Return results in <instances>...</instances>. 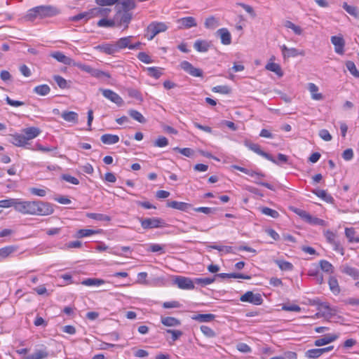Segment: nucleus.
I'll return each instance as SVG.
<instances>
[{"label":"nucleus","mask_w":359,"mask_h":359,"mask_svg":"<svg viewBox=\"0 0 359 359\" xmlns=\"http://www.w3.org/2000/svg\"><path fill=\"white\" fill-rule=\"evenodd\" d=\"M341 271L343 273L352 277L355 280L359 279V270L356 268L350 266L348 265H344L341 268Z\"/></svg>","instance_id":"b1692460"},{"label":"nucleus","mask_w":359,"mask_h":359,"mask_svg":"<svg viewBox=\"0 0 359 359\" xmlns=\"http://www.w3.org/2000/svg\"><path fill=\"white\" fill-rule=\"evenodd\" d=\"M61 116L65 121H66L67 122L73 123L74 124L77 123L79 121V115L75 111H64L62 113Z\"/></svg>","instance_id":"a878e982"},{"label":"nucleus","mask_w":359,"mask_h":359,"mask_svg":"<svg viewBox=\"0 0 359 359\" xmlns=\"http://www.w3.org/2000/svg\"><path fill=\"white\" fill-rule=\"evenodd\" d=\"M101 141L105 144H114L118 142L119 137L116 135L104 134L101 136Z\"/></svg>","instance_id":"7c9ffc66"},{"label":"nucleus","mask_w":359,"mask_h":359,"mask_svg":"<svg viewBox=\"0 0 359 359\" xmlns=\"http://www.w3.org/2000/svg\"><path fill=\"white\" fill-rule=\"evenodd\" d=\"M328 285L330 290L334 294L337 295L340 293L341 290L337 278L330 276L328 280Z\"/></svg>","instance_id":"c756f323"},{"label":"nucleus","mask_w":359,"mask_h":359,"mask_svg":"<svg viewBox=\"0 0 359 359\" xmlns=\"http://www.w3.org/2000/svg\"><path fill=\"white\" fill-rule=\"evenodd\" d=\"M89 19H90V15L88 14V11H86L83 13H81L74 16H72V18H70L69 20L73 22H76V21H79L81 20H85L86 21Z\"/></svg>","instance_id":"69168bd1"},{"label":"nucleus","mask_w":359,"mask_h":359,"mask_svg":"<svg viewBox=\"0 0 359 359\" xmlns=\"http://www.w3.org/2000/svg\"><path fill=\"white\" fill-rule=\"evenodd\" d=\"M200 329L202 333L208 338H213L216 336L215 332L208 326L201 325Z\"/></svg>","instance_id":"4d7b16f0"},{"label":"nucleus","mask_w":359,"mask_h":359,"mask_svg":"<svg viewBox=\"0 0 359 359\" xmlns=\"http://www.w3.org/2000/svg\"><path fill=\"white\" fill-rule=\"evenodd\" d=\"M148 75L155 79H158L162 75L161 68L151 67H147Z\"/></svg>","instance_id":"49530a36"},{"label":"nucleus","mask_w":359,"mask_h":359,"mask_svg":"<svg viewBox=\"0 0 359 359\" xmlns=\"http://www.w3.org/2000/svg\"><path fill=\"white\" fill-rule=\"evenodd\" d=\"M312 192L316 195L318 197L323 199L324 201L330 203H334L333 197L328 194L326 191L322 189H314Z\"/></svg>","instance_id":"c85d7f7f"},{"label":"nucleus","mask_w":359,"mask_h":359,"mask_svg":"<svg viewBox=\"0 0 359 359\" xmlns=\"http://www.w3.org/2000/svg\"><path fill=\"white\" fill-rule=\"evenodd\" d=\"M105 281L100 278H86L82 280L81 284L86 286H100Z\"/></svg>","instance_id":"72a5a7b5"},{"label":"nucleus","mask_w":359,"mask_h":359,"mask_svg":"<svg viewBox=\"0 0 359 359\" xmlns=\"http://www.w3.org/2000/svg\"><path fill=\"white\" fill-rule=\"evenodd\" d=\"M324 236L327 240V241L330 244H333L334 243V242H336L337 240V235L336 233H334V232L330 231V230H326L324 231Z\"/></svg>","instance_id":"052dcab7"},{"label":"nucleus","mask_w":359,"mask_h":359,"mask_svg":"<svg viewBox=\"0 0 359 359\" xmlns=\"http://www.w3.org/2000/svg\"><path fill=\"white\" fill-rule=\"evenodd\" d=\"M232 168L235 169V170H239L249 176H257V177H259L261 175L259 174H257V171H254V170H249V169H247L245 168H243V167H241L239 165H233L231 166Z\"/></svg>","instance_id":"603ef678"},{"label":"nucleus","mask_w":359,"mask_h":359,"mask_svg":"<svg viewBox=\"0 0 359 359\" xmlns=\"http://www.w3.org/2000/svg\"><path fill=\"white\" fill-rule=\"evenodd\" d=\"M141 226L144 229H154V228H159V227H165L167 226L166 222L159 217H152V218H140L139 219Z\"/></svg>","instance_id":"7ed1b4c3"},{"label":"nucleus","mask_w":359,"mask_h":359,"mask_svg":"<svg viewBox=\"0 0 359 359\" xmlns=\"http://www.w3.org/2000/svg\"><path fill=\"white\" fill-rule=\"evenodd\" d=\"M285 27L289 29H291L296 34L301 35L302 33V29L300 27L294 25L291 21L287 20L285 22Z\"/></svg>","instance_id":"bf43d9fd"},{"label":"nucleus","mask_w":359,"mask_h":359,"mask_svg":"<svg viewBox=\"0 0 359 359\" xmlns=\"http://www.w3.org/2000/svg\"><path fill=\"white\" fill-rule=\"evenodd\" d=\"M53 79L60 88L66 89L69 88L67 81L62 76L60 75H55L53 76Z\"/></svg>","instance_id":"a18cd8bd"},{"label":"nucleus","mask_w":359,"mask_h":359,"mask_svg":"<svg viewBox=\"0 0 359 359\" xmlns=\"http://www.w3.org/2000/svg\"><path fill=\"white\" fill-rule=\"evenodd\" d=\"M275 262L281 270L291 271L293 269V265L289 262L284 260H276Z\"/></svg>","instance_id":"8fccbe9b"},{"label":"nucleus","mask_w":359,"mask_h":359,"mask_svg":"<svg viewBox=\"0 0 359 359\" xmlns=\"http://www.w3.org/2000/svg\"><path fill=\"white\" fill-rule=\"evenodd\" d=\"M128 114L130 116V117H132L133 119L138 121L139 123H144L147 121L146 118L143 116V115L137 110L130 109L128 111Z\"/></svg>","instance_id":"ea45409f"},{"label":"nucleus","mask_w":359,"mask_h":359,"mask_svg":"<svg viewBox=\"0 0 359 359\" xmlns=\"http://www.w3.org/2000/svg\"><path fill=\"white\" fill-rule=\"evenodd\" d=\"M320 269L327 273H333L334 266L327 260H320L319 262Z\"/></svg>","instance_id":"de8ad7c7"},{"label":"nucleus","mask_w":359,"mask_h":359,"mask_svg":"<svg viewBox=\"0 0 359 359\" xmlns=\"http://www.w3.org/2000/svg\"><path fill=\"white\" fill-rule=\"evenodd\" d=\"M111 12L110 8H102V7H95L88 10V14L90 15V18H95V17H107L109 13Z\"/></svg>","instance_id":"4468645a"},{"label":"nucleus","mask_w":359,"mask_h":359,"mask_svg":"<svg viewBox=\"0 0 359 359\" xmlns=\"http://www.w3.org/2000/svg\"><path fill=\"white\" fill-rule=\"evenodd\" d=\"M309 90L311 93V97L315 100H320L323 98V95L321 93H317L318 90V86L313 83H310L309 84Z\"/></svg>","instance_id":"e433bc0d"},{"label":"nucleus","mask_w":359,"mask_h":359,"mask_svg":"<svg viewBox=\"0 0 359 359\" xmlns=\"http://www.w3.org/2000/svg\"><path fill=\"white\" fill-rule=\"evenodd\" d=\"M174 283L179 288L182 290H192L194 288V281L189 278L177 276L174 280Z\"/></svg>","instance_id":"f8f14e48"},{"label":"nucleus","mask_w":359,"mask_h":359,"mask_svg":"<svg viewBox=\"0 0 359 359\" xmlns=\"http://www.w3.org/2000/svg\"><path fill=\"white\" fill-rule=\"evenodd\" d=\"M10 142L17 147H25L27 144H28V142H27L23 134H12L10 135Z\"/></svg>","instance_id":"f3484780"},{"label":"nucleus","mask_w":359,"mask_h":359,"mask_svg":"<svg viewBox=\"0 0 359 359\" xmlns=\"http://www.w3.org/2000/svg\"><path fill=\"white\" fill-rule=\"evenodd\" d=\"M38 18H39V15H38V9L36 8V6L29 9L25 17V18L29 21H34Z\"/></svg>","instance_id":"5fc2aeb1"},{"label":"nucleus","mask_w":359,"mask_h":359,"mask_svg":"<svg viewBox=\"0 0 359 359\" xmlns=\"http://www.w3.org/2000/svg\"><path fill=\"white\" fill-rule=\"evenodd\" d=\"M306 222L307 223H309L310 224H313V225H319V226H326L327 225V223L325 220L318 218V217H313L310 214L309 215Z\"/></svg>","instance_id":"79ce46f5"},{"label":"nucleus","mask_w":359,"mask_h":359,"mask_svg":"<svg viewBox=\"0 0 359 359\" xmlns=\"http://www.w3.org/2000/svg\"><path fill=\"white\" fill-rule=\"evenodd\" d=\"M214 93H219L221 94H229L231 92V88L228 86H217L212 88Z\"/></svg>","instance_id":"0e129e2a"},{"label":"nucleus","mask_w":359,"mask_h":359,"mask_svg":"<svg viewBox=\"0 0 359 359\" xmlns=\"http://www.w3.org/2000/svg\"><path fill=\"white\" fill-rule=\"evenodd\" d=\"M15 210L23 215L48 216L54 212L53 205L42 201H22L17 198Z\"/></svg>","instance_id":"f257e3e1"},{"label":"nucleus","mask_w":359,"mask_h":359,"mask_svg":"<svg viewBox=\"0 0 359 359\" xmlns=\"http://www.w3.org/2000/svg\"><path fill=\"white\" fill-rule=\"evenodd\" d=\"M167 29L168 26L164 22H151L147 28V33L145 36L148 40L151 41L158 34L165 32Z\"/></svg>","instance_id":"f03ea898"},{"label":"nucleus","mask_w":359,"mask_h":359,"mask_svg":"<svg viewBox=\"0 0 359 359\" xmlns=\"http://www.w3.org/2000/svg\"><path fill=\"white\" fill-rule=\"evenodd\" d=\"M215 280V278H195L194 283H196L198 285H201V286H206L208 285L212 284Z\"/></svg>","instance_id":"3c124183"},{"label":"nucleus","mask_w":359,"mask_h":359,"mask_svg":"<svg viewBox=\"0 0 359 359\" xmlns=\"http://www.w3.org/2000/svg\"><path fill=\"white\" fill-rule=\"evenodd\" d=\"M204 25L207 29H214L219 25V22L216 18L210 16L205 19Z\"/></svg>","instance_id":"58836bf2"},{"label":"nucleus","mask_w":359,"mask_h":359,"mask_svg":"<svg viewBox=\"0 0 359 359\" xmlns=\"http://www.w3.org/2000/svg\"><path fill=\"white\" fill-rule=\"evenodd\" d=\"M343 8L350 15L357 18L358 16V10L357 7L348 5L347 3H344Z\"/></svg>","instance_id":"6e6d98bb"},{"label":"nucleus","mask_w":359,"mask_h":359,"mask_svg":"<svg viewBox=\"0 0 359 359\" xmlns=\"http://www.w3.org/2000/svg\"><path fill=\"white\" fill-rule=\"evenodd\" d=\"M97 25L98 27H112L115 25V22H114V20H107V19L103 18L97 22Z\"/></svg>","instance_id":"680f3d73"},{"label":"nucleus","mask_w":359,"mask_h":359,"mask_svg":"<svg viewBox=\"0 0 359 359\" xmlns=\"http://www.w3.org/2000/svg\"><path fill=\"white\" fill-rule=\"evenodd\" d=\"M346 67L350 73L356 78H359V72L357 70L355 65L352 61H347Z\"/></svg>","instance_id":"13d9d810"},{"label":"nucleus","mask_w":359,"mask_h":359,"mask_svg":"<svg viewBox=\"0 0 359 359\" xmlns=\"http://www.w3.org/2000/svg\"><path fill=\"white\" fill-rule=\"evenodd\" d=\"M131 19L132 13H130V12L123 11L121 13L118 25H121V24H125V29L128 28V25L130 23Z\"/></svg>","instance_id":"37998d69"},{"label":"nucleus","mask_w":359,"mask_h":359,"mask_svg":"<svg viewBox=\"0 0 359 359\" xmlns=\"http://www.w3.org/2000/svg\"><path fill=\"white\" fill-rule=\"evenodd\" d=\"M18 250V246L17 245H8L0 248V262L16 252Z\"/></svg>","instance_id":"5701e85b"},{"label":"nucleus","mask_w":359,"mask_h":359,"mask_svg":"<svg viewBox=\"0 0 359 359\" xmlns=\"http://www.w3.org/2000/svg\"><path fill=\"white\" fill-rule=\"evenodd\" d=\"M161 323L166 327H177L181 325V322L179 319L174 317H161Z\"/></svg>","instance_id":"bb28decb"},{"label":"nucleus","mask_w":359,"mask_h":359,"mask_svg":"<svg viewBox=\"0 0 359 359\" xmlns=\"http://www.w3.org/2000/svg\"><path fill=\"white\" fill-rule=\"evenodd\" d=\"M192 209L196 212H203L206 215L214 214L216 211L215 208H209V207L192 208Z\"/></svg>","instance_id":"e2e57ef3"},{"label":"nucleus","mask_w":359,"mask_h":359,"mask_svg":"<svg viewBox=\"0 0 359 359\" xmlns=\"http://www.w3.org/2000/svg\"><path fill=\"white\" fill-rule=\"evenodd\" d=\"M24 137H25L27 142L36 137L40 133L41 130L36 127H29L24 128L22 130Z\"/></svg>","instance_id":"6ab92c4d"},{"label":"nucleus","mask_w":359,"mask_h":359,"mask_svg":"<svg viewBox=\"0 0 359 359\" xmlns=\"http://www.w3.org/2000/svg\"><path fill=\"white\" fill-rule=\"evenodd\" d=\"M133 37L132 36H126L119 39L118 41H116L115 44L117 48L118 52L123 48H128L130 46V43L132 41V39Z\"/></svg>","instance_id":"cd10ccee"},{"label":"nucleus","mask_w":359,"mask_h":359,"mask_svg":"<svg viewBox=\"0 0 359 359\" xmlns=\"http://www.w3.org/2000/svg\"><path fill=\"white\" fill-rule=\"evenodd\" d=\"M100 91L102 92V95L110 100L111 102L115 103L117 106L121 107L123 104L124 102L121 97L118 95L114 91L110 89H103L100 88Z\"/></svg>","instance_id":"1a4fd4ad"},{"label":"nucleus","mask_w":359,"mask_h":359,"mask_svg":"<svg viewBox=\"0 0 359 359\" xmlns=\"http://www.w3.org/2000/svg\"><path fill=\"white\" fill-rule=\"evenodd\" d=\"M266 69L271 72L276 73L278 76L281 77L283 75L280 66L275 62H269L266 65Z\"/></svg>","instance_id":"4c0bfd02"},{"label":"nucleus","mask_w":359,"mask_h":359,"mask_svg":"<svg viewBox=\"0 0 359 359\" xmlns=\"http://www.w3.org/2000/svg\"><path fill=\"white\" fill-rule=\"evenodd\" d=\"M180 67L187 73L194 77L203 76V71L194 67L189 62L183 61L180 63Z\"/></svg>","instance_id":"9d476101"},{"label":"nucleus","mask_w":359,"mask_h":359,"mask_svg":"<svg viewBox=\"0 0 359 359\" xmlns=\"http://www.w3.org/2000/svg\"><path fill=\"white\" fill-rule=\"evenodd\" d=\"M244 144L249 149L255 152L258 155L262 156V157L265 158L266 159L271 161L272 163H273L275 164H278V162L276 161V159L269 154L262 151L258 144H255V143L251 142L248 140H245L244 142Z\"/></svg>","instance_id":"423d86ee"},{"label":"nucleus","mask_w":359,"mask_h":359,"mask_svg":"<svg viewBox=\"0 0 359 359\" xmlns=\"http://www.w3.org/2000/svg\"><path fill=\"white\" fill-rule=\"evenodd\" d=\"M338 337L339 335L336 334H325L323 337L316 339L314 341V345L316 346H322L334 341Z\"/></svg>","instance_id":"dca6fc26"},{"label":"nucleus","mask_w":359,"mask_h":359,"mask_svg":"<svg viewBox=\"0 0 359 359\" xmlns=\"http://www.w3.org/2000/svg\"><path fill=\"white\" fill-rule=\"evenodd\" d=\"M259 210L262 212V214L269 216L274 219L278 218L280 216L278 211L268 207H259Z\"/></svg>","instance_id":"c9c22d12"},{"label":"nucleus","mask_w":359,"mask_h":359,"mask_svg":"<svg viewBox=\"0 0 359 359\" xmlns=\"http://www.w3.org/2000/svg\"><path fill=\"white\" fill-rule=\"evenodd\" d=\"M33 91L39 95L45 96L50 93V88L47 84H42L34 87Z\"/></svg>","instance_id":"473e14b6"},{"label":"nucleus","mask_w":359,"mask_h":359,"mask_svg":"<svg viewBox=\"0 0 359 359\" xmlns=\"http://www.w3.org/2000/svg\"><path fill=\"white\" fill-rule=\"evenodd\" d=\"M210 47V43L205 40H196L194 43V48L201 53L207 52Z\"/></svg>","instance_id":"393cba45"},{"label":"nucleus","mask_w":359,"mask_h":359,"mask_svg":"<svg viewBox=\"0 0 359 359\" xmlns=\"http://www.w3.org/2000/svg\"><path fill=\"white\" fill-rule=\"evenodd\" d=\"M178 23L180 24V29H189L197 26L196 19L191 16L179 19Z\"/></svg>","instance_id":"4be33fe9"},{"label":"nucleus","mask_w":359,"mask_h":359,"mask_svg":"<svg viewBox=\"0 0 359 359\" xmlns=\"http://www.w3.org/2000/svg\"><path fill=\"white\" fill-rule=\"evenodd\" d=\"M281 52L285 60L290 57H294L298 55L304 56L305 55L304 50H299L295 48H287L285 44L280 46Z\"/></svg>","instance_id":"9b49d317"},{"label":"nucleus","mask_w":359,"mask_h":359,"mask_svg":"<svg viewBox=\"0 0 359 359\" xmlns=\"http://www.w3.org/2000/svg\"><path fill=\"white\" fill-rule=\"evenodd\" d=\"M157 147H164L168 145V140L163 136L158 137L154 143Z\"/></svg>","instance_id":"774afa93"},{"label":"nucleus","mask_w":359,"mask_h":359,"mask_svg":"<svg viewBox=\"0 0 359 359\" xmlns=\"http://www.w3.org/2000/svg\"><path fill=\"white\" fill-rule=\"evenodd\" d=\"M50 55L55 59L59 62H61L64 65H69V66H74L79 68V65H80L81 62H77L72 60V58L66 56L65 54H63L60 51H55L53 52L50 54Z\"/></svg>","instance_id":"0eeeda50"},{"label":"nucleus","mask_w":359,"mask_h":359,"mask_svg":"<svg viewBox=\"0 0 359 359\" xmlns=\"http://www.w3.org/2000/svg\"><path fill=\"white\" fill-rule=\"evenodd\" d=\"M39 18H51L60 13V10L53 6L45 5L36 6Z\"/></svg>","instance_id":"39448f33"},{"label":"nucleus","mask_w":359,"mask_h":359,"mask_svg":"<svg viewBox=\"0 0 359 359\" xmlns=\"http://www.w3.org/2000/svg\"><path fill=\"white\" fill-rule=\"evenodd\" d=\"M193 320H195L198 322H211L215 318V315L212 313H206V314H196L191 317Z\"/></svg>","instance_id":"2f4dec72"},{"label":"nucleus","mask_w":359,"mask_h":359,"mask_svg":"<svg viewBox=\"0 0 359 359\" xmlns=\"http://www.w3.org/2000/svg\"><path fill=\"white\" fill-rule=\"evenodd\" d=\"M217 35L220 37L221 42L224 45H229L231 43V36L230 32L226 28L219 29Z\"/></svg>","instance_id":"aec40b11"},{"label":"nucleus","mask_w":359,"mask_h":359,"mask_svg":"<svg viewBox=\"0 0 359 359\" xmlns=\"http://www.w3.org/2000/svg\"><path fill=\"white\" fill-rule=\"evenodd\" d=\"M34 359H43L48 356L49 353L46 348L41 350H36L33 354Z\"/></svg>","instance_id":"338daca9"},{"label":"nucleus","mask_w":359,"mask_h":359,"mask_svg":"<svg viewBox=\"0 0 359 359\" xmlns=\"http://www.w3.org/2000/svg\"><path fill=\"white\" fill-rule=\"evenodd\" d=\"M121 6V8L123 11L129 12L131 10H133L136 7V4L135 0H123L119 3Z\"/></svg>","instance_id":"f704fd0d"},{"label":"nucleus","mask_w":359,"mask_h":359,"mask_svg":"<svg viewBox=\"0 0 359 359\" xmlns=\"http://www.w3.org/2000/svg\"><path fill=\"white\" fill-rule=\"evenodd\" d=\"M257 174H259L261 175L259 177H257V176H251L252 177H253L255 179L254 180V182L257 184H259L261 186H263L270 190H273L274 188H273V186L271 185V184L268 183V182H261L260 180L264 177V174L262 173V172H257Z\"/></svg>","instance_id":"c03bdc74"},{"label":"nucleus","mask_w":359,"mask_h":359,"mask_svg":"<svg viewBox=\"0 0 359 359\" xmlns=\"http://www.w3.org/2000/svg\"><path fill=\"white\" fill-rule=\"evenodd\" d=\"M95 48L107 55H114L118 53L115 43H103L98 45Z\"/></svg>","instance_id":"a211bd4d"},{"label":"nucleus","mask_w":359,"mask_h":359,"mask_svg":"<svg viewBox=\"0 0 359 359\" xmlns=\"http://www.w3.org/2000/svg\"><path fill=\"white\" fill-rule=\"evenodd\" d=\"M17 198H8L0 201V208L13 207L15 210Z\"/></svg>","instance_id":"09e8293b"},{"label":"nucleus","mask_w":359,"mask_h":359,"mask_svg":"<svg viewBox=\"0 0 359 359\" xmlns=\"http://www.w3.org/2000/svg\"><path fill=\"white\" fill-rule=\"evenodd\" d=\"M320 306L323 311V316L326 318H331L337 313V309L336 307H331L327 302H322L320 304Z\"/></svg>","instance_id":"412c9836"},{"label":"nucleus","mask_w":359,"mask_h":359,"mask_svg":"<svg viewBox=\"0 0 359 359\" xmlns=\"http://www.w3.org/2000/svg\"><path fill=\"white\" fill-rule=\"evenodd\" d=\"M167 206L173 209L184 212H188L190 209L192 208V205L190 203L176 201H168Z\"/></svg>","instance_id":"ddd939ff"},{"label":"nucleus","mask_w":359,"mask_h":359,"mask_svg":"<svg viewBox=\"0 0 359 359\" xmlns=\"http://www.w3.org/2000/svg\"><path fill=\"white\" fill-rule=\"evenodd\" d=\"M87 217L88 218L95 219L97 221H105L109 222L111 220V217L108 215L100 214V213H87Z\"/></svg>","instance_id":"a19ab883"},{"label":"nucleus","mask_w":359,"mask_h":359,"mask_svg":"<svg viewBox=\"0 0 359 359\" xmlns=\"http://www.w3.org/2000/svg\"><path fill=\"white\" fill-rule=\"evenodd\" d=\"M331 42L334 46V50L338 54L344 53L345 41L341 36H333L331 37Z\"/></svg>","instance_id":"2eb2a0df"},{"label":"nucleus","mask_w":359,"mask_h":359,"mask_svg":"<svg viewBox=\"0 0 359 359\" xmlns=\"http://www.w3.org/2000/svg\"><path fill=\"white\" fill-rule=\"evenodd\" d=\"M240 300L243 302H249L254 305H261L263 299L260 294H254L251 291L246 292L240 297Z\"/></svg>","instance_id":"6e6552de"},{"label":"nucleus","mask_w":359,"mask_h":359,"mask_svg":"<svg viewBox=\"0 0 359 359\" xmlns=\"http://www.w3.org/2000/svg\"><path fill=\"white\" fill-rule=\"evenodd\" d=\"M100 232L99 230H93V229H80L77 232L78 238H83L90 236L91 235L98 233Z\"/></svg>","instance_id":"864d4df0"},{"label":"nucleus","mask_w":359,"mask_h":359,"mask_svg":"<svg viewBox=\"0 0 359 359\" xmlns=\"http://www.w3.org/2000/svg\"><path fill=\"white\" fill-rule=\"evenodd\" d=\"M79 69H80L81 70H82L85 72L90 74L92 76L97 78V79H104V78L109 79V78H111V75L108 72H106L97 69H94V68L91 67L90 66H89L88 65L83 64L81 62L80 63V65H79Z\"/></svg>","instance_id":"20e7f679"}]
</instances>
